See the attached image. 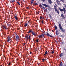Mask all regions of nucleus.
Segmentation results:
<instances>
[{
  "label": "nucleus",
  "instance_id": "obj_8",
  "mask_svg": "<svg viewBox=\"0 0 66 66\" xmlns=\"http://www.w3.org/2000/svg\"><path fill=\"white\" fill-rule=\"evenodd\" d=\"M31 33L33 35H34L35 36H36V35H37L36 34H37L36 33L34 32H33V31H32V32H31Z\"/></svg>",
  "mask_w": 66,
  "mask_h": 66
},
{
  "label": "nucleus",
  "instance_id": "obj_39",
  "mask_svg": "<svg viewBox=\"0 0 66 66\" xmlns=\"http://www.w3.org/2000/svg\"><path fill=\"white\" fill-rule=\"evenodd\" d=\"M31 2V4H32V3H33V1H32Z\"/></svg>",
  "mask_w": 66,
  "mask_h": 66
},
{
  "label": "nucleus",
  "instance_id": "obj_46",
  "mask_svg": "<svg viewBox=\"0 0 66 66\" xmlns=\"http://www.w3.org/2000/svg\"><path fill=\"white\" fill-rule=\"evenodd\" d=\"M65 7H66V5H65Z\"/></svg>",
  "mask_w": 66,
  "mask_h": 66
},
{
  "label": "nucleus",
  "instance_id": "obj_27",
  "mask_svg": "<svg viewBox=\"0 0 66 66\" xmlns=\"http://www.w3.org/2000/svg\"><path fill=\"white\" fill-rule=\"evenodd\" d=\"M3 27H4V29H7V28H6V27H4V26H3Z\"/></svg>",
  "mask_w": 66,
  "mask_h": 66
},
{
  "label": "nucleus",
  "instance_id": "obj_29",
  "mask_svg": "<svg viewBox=\"0 0 66 66\" xmlns=\"http://www.w3.org/2000/svg\"><path fill=\"white\" fill-rule=\"evenodd\" d=\"M36 14L37 15H38V14H39V13L38 12H36Z\"/></svg>",
  "mask_w": 66,
  "mask_h": 66
},
{
  "label": "nucleus",
  "instance_id": "obj_44",
  "mask_svg": "<svg viewBox=\"0 0 66 66\" xmlns=\"http://www.w3.org/2000/svg\"><path fill=\"white\" fill-rule=\"evenodd\" d=\"M31 1H33L34 0H30Z\"/></svg>",
  "mask_w": 66,
  "mask_h": 66
},
{
  "label": "nucleus",
  "instance_id": "obj_32",
  "mask_svg": "<svg viewBox=\"0 0 66 66\" xmlns=\"http://www.w3.org/2000/svg\"><path fill=\"white\" fill-rule=\"evenodd\" d=\"M17 3L19 5H20V3H19V2H17Z\"/></svg>",
  "mask_w": 66,
  "mask_h": 66
},
{
  "label": "nucleus",
  "instance_id": "obj_42",
  "mask_svg": "<svg viewBox=\"0 0 66 66\" xmlns=\"http://www.w3.org/2000/svg\"><path fill=\"white\" fill-rule=\"evenodd\" d=\"M31 53H32V52H30V54H31Z\"/></svg>",
  "mask_w": 66,
  "mask_h": 66
},
{
  "label": "nucleus",
  "instance_id": "obj_24",
  "mask_svg": "<svg viewBox=\"0 0 66 66\" xmlns=\"http://www.w3.org/2000/svg\"><path fill=\"white\" fill-rule=\"evenodd\" d=\"M62 62H61L60 63V66H62Z\"/></svg>",
  "mask_w": 66,
  "mask_h": 66
},
{
  "label": "nucleus",
  "instance_id": "obj_4",
  "mask_svg": "<svg viewBox=\"0 0 66 66\" xmlns=\"http://www.w3.org/2000/svg\"><path fill=\"white\" fill-rule=\"evenodd\" d=\"M7 42L8 43H11V37L10 36H8V37H7Z\"/></svg>",
  "mask_w": 66,
  "mask_h": 66
},
{
  "label": "nucleus",
  "instance_id": "obj_34",
  "mask_svg": "<svg viewBox=\"0 0 66 66\" xmlns=\"http://www.w3.org/2000/svg\"><path fill=\"white\" fill-rule=\"evenodd\" d=\"M36 42H37V43H38V39H37L36 40Z\"/></svg>",
  "mask_w": 66,
  "mask_h": 66
},
{
  "label": "nucleus",
  "instance_id": "obj_2",
  "mask_svg": "<svg viewBox=\"0 0 66 66\" xmlns=\"http://www.w3.org/2000/svg\"><path fill=\"white\" fill-rule=\"evenodd\" d=\"M59 27L60 29L61 30V31L62 32H64L65 31V29L63 28H62L61 24H59Z\"/></svg>",
  "mask_w": 66,
  "mask_h": 66
},
{
  "label": "nucleus",
  "instance_id": "obj_41",
  "mask_svg": "<svg viewBox=\"0 0 66 66\" xmlns=\"http://www.w3.org/2000/svg\"><path fill=\"white\" fill-rule=\"evenodd\" d=\"M28 23H30V21H28Z\"/></svg>",
  "mask_w": 66,
  "mask_h": 66
},
{
  "label": "nucleus",
  "instance_id": "obj_17",
  "mask_svg": "<svg viewBox=\"0 0 66 66\" xmlns=\"http://www.w3.org/2000/svg\"><path fill=\"white\" fill-rule=\"evenodd\" d=\"M63 54L62 53L60 54L59 55L60 57H61V56H63Z\"/></svg>",
  "mask_w": 66,
  "mask_h": 66
},
{
  "label": "nucleus",
  "instance_id": "obj_25",
  "mask_svg": "<svg viewBox=\"0 0 66 66\" xmlns=\"http://www.w3.org/2000/svg\"><path fill=\"white\" fill-rule=\"evenodd\" d=\"M11 1L12 2H15V0H11Z\"/></svg>",
  "mask_w": 66,
  "mask_h": 66
},
{
  "label": "nucleus",
  "instance_id": "obj_20",
  "mask_svg": "<svg viewBox=\"0 0 66 66\" xmlns=\"http://www.w3.org/2000/svg\"><path fill=\"white\" fill-rule=\"evenodd\" d=\"M28 26V24L27 23H26V24H25L24 25V26L26 27H27V26Z\"/></svg>",
  "mask_w": 66,
  "mask_h": 66
},
{
  "label": "nucleus",
  "instance_id": "obj_45",
  "mask_svg": "<svg viewBox=\"0 0 66 66\" xmlns=\"http://www.w3.org/2000/svg\"><path fill=\"white\" fill-rule=\"evenodd\" d=\"M23 44V45H26V43H24Z\"/></svg>",
  "mask_w": 66,
  "mask_h": 66
},
{
  "label": "nucleus",
  "instance_id": "obj_10",
  "mask_svg": "<svg viewBox=\"0 0 66 66\" xmlns=\"http://www.w3.org/2000/svg\"><path fill=\"white\" fill-rule=\"evenodd\" d=\"M14 18L16 20H18V17L16 16H14Z\"/></svg>",
  "mask_w": 66,
  "mask_h": 66
},
{
  "label": "nucleus",
  "instance_id": "obj_37",
  "mask_svg": "<svg viewBox=\"0 0 66 66\" xmlns=\"http://www.w3.org/2000/svg\"><path fill=\"white\" fill-rule=\"evenodd\" d=\"M42 61H43V62H44V61H45V59H42Z\"/></svg>",
  "mask_w": 66,
  "mask_h": 66
},
{
  "label": "nucleus",
  "instance_id": "obj_5",
  "mask_svg": "<svg viewBox=\"0 0 66 66\" xmlns=\"http://www.w3.org/2000/svg\"><path fill=\"white\" fill-rule=\"evenodd\" d=\"M44 35H44V34L39 35L38 36V37H39V38H43V37H44Z\"/></svg>",
  "mask_w": 66,
  "mask_h": 66
},
{
  "label": "nucleus",
  "instance_id": "obj_13",
  "mask_svg": "<svg viewBox=\"0 0 66 66\" xmlns=\"http://www.w3.org/2000/svg\"><path fill=\"white\" fill-rule=\"evenodd\" d=\"M61 16L62 17V19H65V17L64 16L63 14H61Z\"/></svg>",
  "mask_w": 66,
  "mask_h": 66
},
{
  "label": "nucleus",
  "instance_id": "obj_15",
  "mask_svg": "<svg viewBox=\"0 0 66 66\" xmlns=\"http://www.w3.org/2000/svg\"><path fill=\"white\" fill-rule=\"evenodd\" d=\"M51 1V0H49V1H48L49 3L50 4H51V3H52V2Z\"/></svg>",
  "mask_w": 66,
  "mask_h": 66
},
{
  "label": "nucleus",
  "instance_id": "obj_12",
  "mask_svg": "<svg viewBox=\"0 0 66 66\" xmlns=\"http://www.w3.org/2000/svg\"><path fill=\"white\" fill-rule=\"evenodd\" d=\"M25 38L27 40H29V39H28V35L26 36L25 37Z\"/></svg>",
  "mask_w": 66,
  "mask_h": 66
},
{
  "label": "nucleus",
  "instance_id": "obj_3",
  "mask_svg": "<svg viewBox=\"0 0 66 66\" xmlns=\"http://www.w3.org/2000/svg\"><path fill=\"white\" fill-rule=\"evenodd\" d=\"M59 9L60 11H61V12H64V14H65L66 12V9H65V8L63 7V9L61 8H59Z\"/></svg>",
  "mask_w": 66,
  "mask_h": 66
},
{
  "label": "nucleus",
  "instance_id": "obj_40",
  "mask_svg": "<svg viewBox=\"0 0 66 66\" xmlns=\"http://www.w3.org/2000/svg\"><path fill=\"white\" fill-rule=\"evenodd\" d=\"M38 65H40V63H38Z\"/></svg>",
  "mask_w": 66,
  "mask_h": 66
},
{
  "label": "nucleus",
  "instance_id": "obj_19",
  "mask_svg": "<svg viewBox=\"0 0 66 66\" xmlns=\"http://www.w3.org/2000/svg\"><path fill=\"white\" fill-rule=\"evenodd\" d=\"M47 51H46L45 52V53L44 54V55H45V56H46V55H47Z\"/></svg>",
  "mask_w": 66,
  "mask_h": 66
},
{
  "label": "nucleus",
  "instance_id": "obj_28",
  "mask_svg": "<svg viewBox=\"0 0 66 66\" xmlns=\"http://www.w3.org/2000/svg\"><path fill=\"white\" fill-rule=\"evenodd\" d=\"M46 35L47 36H49L50 35H49V34H48V33H47L46 34Z\"/></svg>",
  "mask_w": 66,
  "mask_h": 66
},
{
  "label": "nucleus",
  "instance_id": "obj_43",
  "mask_svg": "<svg viewBox=\"0 0 66 66\" xmlns=\"http://www.w3.org/2000/svg\"><path fill=\"white\" fill-rule=\"evenodd\" d=\"M35 5H37V3H35Z\"/></svg>",
  "mask_w": 66,
  "mask_h": 66
},
{
  "label": "nucleus",
  "instance_id": "obj_33",
  "mask_svg": "<svg viewBox=\"0 0 66 66\" xmlns=\"http://www.w3.org/2000/svg\"><path fill=\"white\" fill-rule=\"evenodd\" d=\"M10 64H11V63L9 62V64H8L9 66V65H10Z\"/></svg>",
  "mask_w": 66,
  "mask_h": 66
},
{
  "label": "nucleus",
  "instance_id": "obj_16",
  "mask_svg": "<svg viewBox=\"0 0 66 66\" xmlns=\"http://www.w3.org/2000/svg\"><path fill=\"white\" fill-rule=\"evenodd\" d=\"M32 32H33L32 31V30H29V31L28 32V34H29V33H31V32L32 33Z\"/></svg>",
  "mask_w": 66,
  "mask_h": 66
},
{
  "label": "nucleus",
  "instance_id": "obj_31",
  "mask_svg": "<svg viewBox=\"0 0 66 66\" xmlns=\"http://www.w3.org/2000/svg\"><path fill=\"white\" fill-rule=\"evenodd\" d=\"M50 37H53V36H51V35H50L49 36Z\"/></svg>",
  "mask_w": 66,
  "mask_h": 66
},
{
  "label": "nucleus",
  "instance_id": "obj_14",
  "mask_svg": "<svg viewBox=\"0 0 66 66\" xmlns=\"http://www.w3.org/2000/svg\"><path fill=\"white\" fill-rule=\"evenodd\" d=\"M28 39L29 40V42L30 41V40H31V37H30V36H28Z\"/></svg>",
  "mask_w": 66,
  "mask_h": 66
},
{
  "label": "nucleus",
  "instance_id": "obj_18",
  "mask_svg": "<svg viewBox=\"0 0 66 66\" xmlns=\"http://www.w3.org/2000/svg\"><path fill=\"white\" fill-rule=\"evenodd\" d=\"M56 35H58L59 33L58 32V30H57L56 31Z\"/></svg>",
  "mask_w": 66,
  "mask_h": 66
},
{
  "label": "nucleus",
  "instance_id": "obj_26",
  "mask_svg": "<svg viewBox=\"0 0 66 66\" xmlns=\"http://www.w3.org/2000/svg\"><path fill=\"white\" fill-rule=\"evenodd\" d=\"M60 1H62V2H64V1L63 0H60Z\"/></svg>",
  "mask_w": 66,
  "mask_h": 66
},
{
  "label": "nucleus",
  "instance_id": "obj_1",
  "mask_svg": "<svg viewBox=\"0 0 66 66\" xmlns=\"http://www.w3.org/2000/svg\"><path fill=\"white\" fill-rule=\"evenodd\" d=\"M55 6H55L54 7V10L56 12H57V13L58 14H60V12L59 11V10H57V8L56 7V6H57V5H56V4H55Z\"/></svg>",
  "mask_w": 66,
  "mask_h": 66
},
{
  "label": "nucleus",
  "instance_id": "obj_22",
  "mask_svg": "<svg viewBox=\"0 0 66 66\" xmlns=\"http://www.w3.org/2000/svg\"><path fill=\"white\" fill-rule=\"evenodd\" d=\"M39 17L40 18V19H43V16H40Z\"/></svg>",
  "mask_w": 66,
  "mask_h": 66
},
{
  "label": "nucleus",
  "instance_id": "obj_30",
  "mask_svg": "<svg viewBox=\"0 0 66 66\" xmlns=\"http://www.w3.org/2000/svg\"><path fill=\"white\" fill-rule=\"evenodd\" d=\"M41 23H44V20H42V22Z\"/></svg>",
  "mask_w": 66,
  "mask_h": 66
},
{
  "label": "nucleus",
  "instance_id": "obj_9",
  "mask_svg": "<svg viewBox=\"0 0 66 66\" xmlns=\"http://www.w3.org/2000/svg\"><path fill=\"white\" fill-rule=\"evenodd\" d=\"M39 6L40 7V8H42V9L44 10H45V7H43V6H42V5L40 4L39 5Z\"/></svg>",
  "mask_w": 66,
  "mask_h": 66
},
{
  "label": "nucleus",
  "instance_id": "obj_7",
  "mask_svg": "<svg viewBox=\"0 0 66 66\" xmlns=\"http://www.w3.org/2000/svg\"><path fill=\"white\" fill-rule=\"evenodd\" d=\"M56 2L57 5H60L61 4V3H60V1H59L58 0H57L56 1Z\"/></svg>",
  "mask_w": 66,
  "mask_h": 66
},
{
  "label": "nucleus",
  "instance_id": "obj_21",
  "mask_svg": "<svg viewBox=\"0 0 66 66\" xmlns=\"http://www.w3.org/2000/svg\"><path fill=\"white\" fill-rule=\"evenodd\" d=\"M44 12H47V9H44Z\"/></svg>",
  "mask_w": 66,
  "mask_h": 66
},
{
  "label": "nucleus",
  "instance_id": "obj_6",
  "mask_svg": "<svg viewBox=\"0 0 66 66\" xmlns=\"http://www.w3.org/2000/svg\"><path fill=\"white\" fill-rule=\"evenodd\" d=\"M15 40L16 41H18V40H20V38L19 37V36L18 35H17L15 38Z\"/></svg>",
  "mask_w": 66,
  "mask_h": 66
},
{
  "label": "nucleus",
  "instance_id": "obj_47",
  "mask_svg": "<svg viewBox=\"0 0 66 66\" xmlns=\"http://www.w3.org/2000/svg\"><path fill=\"white\" fill-rule=\"evenodd\" d=\"M0 66H2V65H0Z\"/></svg>",
  "mask_w": 66,
  "mask_h": 66
},
{
  "label": "nucleus",
  "instance_id": "obj_36",
  "mask_svg": "<svg viewBox=\"0 0 66 66\" xmlns=\"http://www.w3.org/2000/svg\"><path fill=\"white\" fill-rule=\"evenodd\" d=\"M52 54H53V53H54V51H53L52 52Z\"/></svg>",
  "mask_w": 66,
  "mask_h": 66
},
{
  "label": "nucleus",
  "instance_id": "obj_35",
  "mask_svg": "<svg viewBox=\"0 0 66 66\" xmlns=\"http://www.w3.org/2000/svg\"><path fill=\"white\" fill-rule=\"evenodd\" d=\"M46 0H42V1H43V2H44L45 1H46Z\"/></svg>",
  "mask_w": 66,
  "mask_h": 66
},
{
  "label": "nucleus",
  "instance_id": "obj_11",
  "mask_svg": "<svg viewBox=\"0 0 66 66\" xmlns=\"http://www.w3.org/2000/svg\"><path fill=\"white\" fill-rule=\"evenodd\" d=\"M42 5H44V6H45V7H49V6L45 4H43Z\"/></svg>",
  "mask_w": 66,
  "mask_h": 66
},
{
  "label": "nucleus",
  "instance_id": "obj_38",
  "mask_svg": "<svg viewBox=\"0 0 66 66\" xmlns=\"http://www.w3.org/2000/svg\"><path fill=\"white\" fill-rule=\"evenodd\" d=\"M26 9H29V7H26Z\"/></svg>",
  "mask_w": 66,
  "mask_h": 66
},
{
  "label": "nucleus",
  "instance_id": "obj_23",
  "mask_svg": "<svg viewBox=\"0 0 66 66\" xmlns=\"http://www.w3.org/2000/svg\"><path fill=\"white\" fill-rule=\"evenodd\" d=\"M54 28H55V30H57V27L56 26H54Z\"/></svg>",
  "mask_w": 66,
  "mask_h": 66
}]
</instances>
